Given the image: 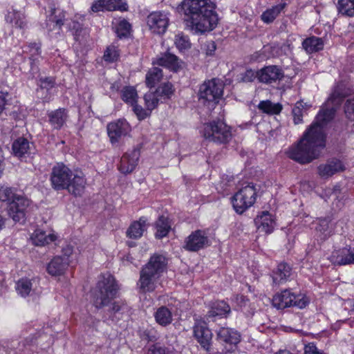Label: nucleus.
<instances>
[{"label":"nucleus","instance_id":"nucleus-24","mask_svg":"<svg viewBox=\"0 0 354 354\" xmlns=\"http://www.w3.org/2000/svg\"><path fill=\"white\" fill-rule=\"evenodd\" d=\"M49 122L54 129H59L68 118L67 111L65 109H58L48 113Z\"/></svg>","mask_w":354,"mask_h":354},{"label":"nucleus","instance_id":"nucleus-10","mask_svg":"<svg viewBox=\"0 0 354 354\" xmlns=\"http://www.w3.org/2000/svg\"><path fill=\"white\" fill-rule=\"evenodd\" d=\"M30 204L29 201L21 196H17L8 205V215L15 222L24 223L26 220V209Z\"/></svg>","mask_w":354,"mask_h":354},{"label":"nucleus","instance_id":"nucleus-36","mask_svg":"<svg viewBox=\"0 0 354 354\" xmlns=\"http://www.w3.org/2000/svg\"><path fill=\"white\" fill-rule=\"evenodd\" d=\"M217 24H189L187 26V29L195 35H203L210 32L216 28Z\"/></svg>","mask_w":354,"mask_h":354},{"label":"nucleus","instance_id":"nucleus-2","mask_svg":"<svg viewBox=\"0 0 354 354\" xmlns=\"http://www.w3.org/2000/svg\"><path fill=\"white\" fill-rule=\"evenodd\" d=\"M50 181L55 190L66 189L75 196H82L86 185V180L82 171H73L63 163H57L53 167Z\"/></svg>","mask_w":354,"mask_h":354},{"label":"nucleus","instance_id":"nucleus-4","mask_svg":"<svg viewBox=\"0 0 354 354\" xmlns=\"http://www.w3.org/2000/svg\"><path fill=\"white\" fill-rule=\"evenodd\" d=\"M182 9L185 15L189 16L196 22H218L219 20L215 10L216 5L210 0H185L182 3Z\"/></svg>","mask_w":354,"mask_h":354},{"label":"nucleus","instance_id":"nucleus-7","mask_svg":"<svg viewBox=\"0 0 354 354\" xmlns=\"http://www.w3.org/2000/svg\"><path fill=\"white\" fill-rule=\"evenodd\" d=\"M257 198V191L252 184H249L239 190L232 197V205L238 214H243L252 206Z\"/></svg>","mask_w":354,"mask_h":354},{"label":"nucleus","instance_id":"nucleus-33","mask_svg":"<svg viewBox=\"0 0 354 354\" xmlns=\"http://www.w3.org/2000/svg\"><path fill=\"white\" fill-rule=\"evenodd\" d=\"M286 3L282 2L271 8L266 10L261 15V19L264 22H272L276 19L279 14L286 7Z\"/></svg>","mask_w":354,"mask_h":354},{"label":"nucleus","instance_id":"nucleus-56","mask_svg":"<svg viewBox=\"0 0 354 354\" xmlns=\"http://www.w3.org/2000/svg\"><path fill=\"white\" fill-rule=\"evenodd\" d=\"M28 48H30V52L32 53L31 57L30 59L35 61L32 57L35 55H39L40 53V46L36 43H33L30 44L28 46Z\"/></svg>","mask_w":354,"mask_h":354},{"label":"nucleus","instance_id":"nucleus-22","mask_svg":"<svg viewBox=\"0 0 354 354\" xmlns=\"http://www.w3.org/2000/svg\"><path fill=\"white\" fill-rule=\"evenodd\" d=\"M255 225L261 232L270 234L272 232L275 222L272 216L268 212H263L261 215L254 219Z\"/></svg>","mask_w":354,"mask_h":354},{"label":"nucleus","instance_id":"nucleus-14","mask_svg":"<svg viewBox=\"0 0 354 354\" xmlns=\"http://www.w3.org/2000/svg\"><path fill=\"white\" fill-rule=\"evenodd\" d=\"M284 77L283 71L275 65L265 66L258 71V80L264 84H272L279 81Z\"/></svg>","mask_w":354,"mask_h":354},{"label":"nucleus","instance_id":"nucleus-12","mask_svg":"<svg viewBox=\"0 0 354 354\" xmlns=\"http://www.w3.org/2000/svg\"><path fill=\"white\" fill-rule=\"evenodd\" d=\"M194 335L200 345L207 351H210L212 333L204 321H196L194 326Z\"/></svg>","mask_w":354,"mask_h":354},{"label":"nucleus","instance_id":"nucleus-41","mask_svg":"<svg viewBox=\"0 0 354 354\" xmlns=\"http://www.w3.org/2000/svg\"><path fill=\"white\" fill-rule=\"evenodd\" d=\"M175 44L177 48L180 51L189 49L192 46V44L188 37L184 35L183 33L178 34L176 36Z\"/></svg>","mask_w":354,"mask_h":354},{"label":"nucleus","instance_id":"nucleus-35","mask_svg":"<svg viewBox=\"0 0 354 354\" xmlns=\"http://www.w3.org/2000/svg\"><path fill=\"white\" fill-rule=\"evenodd\" d=\"M259 110L268 114H278L282 110V105L279 103L274 104L270 100L261 101L258 105Z\"/></svg>","mask_w":354,"mask_h":354},{"label":"nucleus","instance_id":"nucleus-26","mask_svg":"<svg viewBox=\"0 0 354 354\" xmlns=\"http://www.w3.org/2000/svg\"><path fill=\"white\" fill-rule=\"evenodd\" d=\"M291 274V268L286 263H281L277 266L273 272V282L277 284L281 283L287 280Z\"/></svg>","mask_w":354,"mask_h":354},{"label":"nucleus","instance_id":"nucleus-58","mask_svg":"<svg viewBox=\"0 0 354 354\" xmlns=\"http://www.w3.org/2000/svg\"><path fill=\"white\" fill-rule=\"evenodd\" d=\"M236 302L237 304L242 308L248 305L249 300L245 296L240 295L236 297Z\"/></svg>","mask_w":354,"mask_h":354},{"label":"nucleus","instance_id":"nucleus-59","mask_svg":"<svg viewBox=\"0 0 354 354\" xmlns=\"http://www.w3.org/2000/svg\"><path fill=\"white\" fill-rule=\"evenodd\" d=\"M216 46L214 41H211L207 44L206 55L211 56L214 55L216 50Z\"/></svg>","mask_w":354,"mask_h":354},{"label":"nucleus","instance_id":"nucleus-38","mask_svg":"<svg viewBox=\"0 0 354 354\" xmlns=\"http://www.w3.org/2000/svg\"><path fill=\"white\" fill-rule=\"evenodd\" d=\"M137 91L133 86H125L121 91L122 100L131 105L137 102Z\"/></svg>","mask_w":354,"mask_h":354},{"label":"nucleus","instance_id":"nucleus-29","mask_svg":"<svg viewBox=\"0 0 354 354\" xmlns=\"http://www.w3.org/2000/svg\"><path fill=\"white\" fill-rule=\"evenodd\" d=\"M302 46L308 53H313L322 50L324 42L321 38L310 37L304 40Z\"/></svg>","mask_w":354,"mask_h":354},{"label":"nucleus","instance_id":"nucleus-60","mask_svg":"<svg viewBox=\"0 0 354 354\" xmlns=\"http://www.w3.org/2000/svg\"><path fill=\"white\" fill-rule=\"evenodd\" d=\"M122 308V304L118 302V301H115L113 302L111 306H110L109 310L111 312V313H118L119 312Z\"/></svg>","mask_w":354,"mask_h":354},{"label":"nucleus","instance_id":"nucleus-34","mask_svg":"<svg viewBox=\"0 0 354 354\" xmlns=\"http://www.w3.org/2000/svg\"><path fill=\"white\" fill-rule=\"evenodd\" d=\"M310 107V105L307 103H304L302 101H299L295 104L292 111L294 123L295 124H299L302 122V117L304 114L306 113Z\"/></svg>","mask_w":354,"mask_h":354},{"label":"nucleus","instance_id":"nucleus-54","mask_svg":"<svg viewBox=\"0 0 354 354\" xmlns=\"http://www.w3.org/2000/svg\"><path fill=\"white\" fill-rule=\"evenodd\" d=\"M133 106V110L134 113L136 114L139 120H142L147 117V113L146 111L142 108V106L136 104L135 103L133 105H131Z\"/></svg>","mask_w":354,"mask_h":354},{"label":"nucleus","instance_id":"nucleus-11","mask_svg":"<svg viewBox=\"0 0 354 354\" xmlns=\"http://www.w3.org/2000/svg\"><path fill=\"white\" fill-rule=\"evenodd\" d=\"M211 241L206 232L201 230H197L192 232L185 241L184 248L190 252H197L209 246Z\"/></svg>","mask_w":354,"mask_h":354},{"label":"nucleus","instance_id":"nucleus-46","mask_svg":"<svg viewBox=\"0 0 354 354\" xmlns=\"http://www.w3.org/2000/svg\"><path fill=\"white\" fill-rule=\"evenodd\" d=\"M119 57L118 50L114 46L107 47L104 54V59L105 61L113 62L115 61Z\"/></svg>","mask_w":354,"mask_h":354},{"label":"nucleus","instance_id":"nucleus-31","mask_svg":"<svg viewBox=\"0 0 354 354\" xmlns=\"http://www.w3.org/2000/svg\"><path fill=\"white\" fill-rule=\"evenodd\" d=\"M12 148L15 156L21 158L28 152L30 143L27 139L19 138L13 142Z\"/></svg>","mask_w":354,"mask_h":354},{"label":"nucleus","instance_id":"nucleus-55","mask_svg":"<svg viewBox=\"0 0 354 354\" xmlns=\"http://www.w3.org/2000/svg\"><path fill=\"white\" fill-rule=\"evenodd\" d=\"M147 354H166L165 348L159 346H152Z\"/></svg>","mask_w":354,"mask_h":354},{"label":"nucleus","instance_id":"nucleus-19","mask_svg":"<svg viewBox=\"0 0 354 354\" xmlns=\"http://www.w3.org/2000/svg\"><path fill=\"white\" fill-rule=\"evenodd\" d=\"M240 334L232 328L222 327L217 332V339L225 345H229L230 348H226L227 351L232 349V346L236 345L240 342Z\"/></svg>","mask_w":354,"mask_h":354},{"label":"nucleus","instance_id":"nucleus-47","mask_svg":"<svg viewBox=\"0 0 354 354\" xmlns=\"http://www.w3.org/2000/svg\"><path fill=\"white\" fill-rule=\"evenodd\" d=\"M344 108L346 118L349 120L354 119V97L346 100Z\"/></svg>","mask_w":354,"mask_h":354},{"label":"nucleus","instance_id":"nucleus-9","mask_svg":"<svg viewBox=\"0 0 354 354\" xmlns=\"http://www.w3.org/2000/svg\"><path fill=\"white\" fill-rule=\"evenodd\" d=\"M272 302L273 306L277 309H284L290 306L303 308L307 304L306 300L301 295H296L288 289L276 294Z\"/></svg>","mask_w":354,"mask_h":354},{"label":"nucleus","instance_id":"nucleus-50","mask_svg":"<svg viewBox=\"0 0 354 354\" xmlns=\"http://www.w3.org/2000/svg\"><path fill=\"white\" fill-rule=\"evenodd\" d=\"M140 337L142 339L148 342H153L156 339V332L152 328H147L142 330Z\"/></svg>","mask_w":354,"mask_h":354},{"label":"nucleus","instance_id":"nucleus-5","mask_svg":"<svg viewBox=\"0 0 354 354\" xmlns=\"http://www.w3.org/2000/svg\"><path fill=\"white\" fill-rule=\"evenodd\" d=\"M118 286L115 279L109 273L100 275L92 292V302L98 309L107 306L116 297Z\"/></svg>","mask_w":354,"mask_h":354},{"label":"nucleus","instance_id":"nucleus-45","mask_svg":"<svg viewBox=\"0 0 354 354\" xmlns=\"http://www.w3.org/2000/svg\"><path fill=\"white\" fill-rule=\"evenodd\" d=\"M10 187L0 188V201L3 202H11L17 197Z\"/></svg>","mask_w":354,"mask_h":354},{"label":"nucleus","instance_id":"nucleus-17","mask_svg":"<svg viewBox=\"0 0 354 354\" xmlns=\"http://www.w3.org/2000/svg\"><path fill=\"white\" fill-rule=\"evenodd\" d=\"M330 260L338 266L354 264V248H344L334 251Z\"/></svg>","mask_w":354,"mask_h":354},{"label":"nucleus","instance_id":"nucleus-3","mask_svg":"<svg viewBox=\"0 0 354 354\" xmlns=\"http://www.w3.org/2000/svg\"><path fill=\"white\" fill-rule=\"evenodd\" d=\"M167 265V260L162 255L154 254L151 257L140 270L139 283L142 292H152L155 290L156 281L166 270Z\"/></svg>","mask_w":354,"mask_h":354},{"label":"nucleus","instance_id":"nucleus-25","mask_svg":"<svg viewBox=\"0 0 354 354\" xmlns=\"http://www.w3.org/2000/svg\"><path fill=\"white\" fill-rule=\"evenodd\" d=\"M147 221L146 218L141 217L139 221H134L128 228L127 236L134 239L140 238L146 230Z\"/></svg>","mask_w":354,"mask_h":354},{"label":"nucleus","instance_id":"nucleus-37","mask_svg":"<svg viewBox=\"0 0 354 354\" xmlns=\"http://www.w3.org/2000/svg\"><path fill=\"white\" fill-rule=\"evenodd\" d=\"M338 10L342 15L354 16V0H338Z\"/></svg>","mask_w":354,"mask_h":354},{"label":"nucleus","instance_id":"nucleus-23","mask_svg":"<svg viewBox=\"0 0 354 354\" xmlns=\"http://www.w3.org/2000/svg\"><path fill=\"white\" fill-rule=\"evenodd\" d=\"M231 312L230 306L224 301H218L213 304L211 309L207 313L206 317L210 322H214L216 317H226Z\"/></svg>","mask_w":354,"mask_h":354},{"label":"nucleus","instance_id":"nucleus-64","mask_svg":"<svg viewBox=\"0 0 354 354\" xmlns=\"http://www.w3.org/2000/svg\"><path fill=\"white\" fill-rule=\"evenodd\" d=\"M3 226H4V221L2 218V216L0 215V230H2Z\"/></svg>","mask_w":354,"mask_h":354},{"label":"nucleus","instance_id":"nucleus-27","mask_svg":"<svg viewBox=\"0 0 354 354\" xmlns=\"http://www.w3.org/2000/svg\"><path fill=\"white\" fill-rule=\"evenodd\" d=\"M31 239L35 245L44 246L55 241L57 236L52 233L46 234L44 231L38 229L34 232Z\"/></svg>","mask_w":354,"mask_h":354},{"label":"nucleus","instance_id":"nucleus-32","mask_svg":"<svg viewBox=\"0 0 354 354\" xmlns=\"http://www.w3.org/2000/svg\"><path fill=\"white\" fill-rule=\"evenodd\" d=\"M162 71L160 68L153 67L148 71L146 75V84L148 87H154L162 79Z\"/></svg>","mask_w":354,"mask_h":354},{"label":"nucleus","instance_id":"nucleus-39","mask_svg":"<svg viewBox=\"0 0 354 354\" xmlns=\"http://www.w3.org/2000/svg\"><path fill=\"white\" fill-rule=\"evenodd\" d=\"M16 290L22 297H26L32 290V283L27 279H21L17 283Z\"/></svg>","mask_w":354,"mask_h":354},{"label":"nucleus","instance_id":"nucleus-42","mask_svg":"<svg viewBox=\"0 0 354 354\" xmlns=\"http://www.w3.org/2000/svg\"><path fill=\"white\" fill-rule=\"evenodd\" d=\"M119 38L127 37L131 30V24H116L113 28Z\"/></svg>","mask_w":354,"mask_h":354},{"label":"nucleus","instance_id":"nucleus-30","mask_svg":"<svg viewBox=\"0 0 354 354\" xmlns=\"http://www.w3.org/2000/svg\"><path fill=\"white\" fill-rule=\"evenodd\" d=\"M156 232L155 236L157 239H162L167 235L171 230V225L169 219L165 216H160L155 223Z\"/></svg>","mask_w":354,"mask_h":354},{"label":"nucleus","instance_id":"nucleus-15","mask_svg":"<svg viewBox=\"0 0 354 354\" xmlns=\"http://www.w3.org/2000/svg\"><path fill=\"white\" fill-rule=\"evenodd\" d=\"M127 3L122 0H97L91 6V10L94 12L104 10L127 11Z\"/></svg>","mask_w":354,"mask_h":354},{"label":"nucleus","instance_id":"nucleus-8","mask_svg":"<svg viewBox=\"0 0 354 354\" xmlns=\"http://www.w3.org/2000/svg\"><path fill=\"white\" fill-rule=\"evenodd\" d=\"M224 85L219 80L212 79L204 82L199 88V100L203 103L212 102L216 104L222 97Z\"/></svg>","mask_w":354,"mask_h":354},{"label":"nucleus","instance_id":"nucleus-1","mask_svg":"<svg viewBox=\"0 0 354 354\" xmlns=\"http://www.w3.org/2000/svg\"><path fill=\"white\" fill-rule=\"evenodd\" d=\"M348 93L342 84H337L316 118V122L305 132L297 145L290 148V158L306 164L319 158L325 147L324 126L332 120L337 109Z\"/></svg>","mask_w":354,"mask_h":354},{"label":"nucleus","instance_id":"nucleus-13","mask_svg":"<svg viewBox=\"0 0 354 354\" xmlns=\"http://www.w3.org/2000/svg\"><path fill=\"white\" fill-rule=\"evenodd\" d=\"M131 131L129 123L125 120H118L107 125V132L112 144L118 142L119 140L126 136Z\"/></svg>","mask_w":354,"mask_h":354},{"label":"nucleus","instance_id":"nucleus-44","mask_svg":"<svg viewBox=\"0 0 354 354\" xmlns=\"http://www.w3.org/2000/svg\"><path fill=\"white\" fill-rule=\"evenodd\" d=\"M148 22H168L167 13L164 11L153 12L148 15Z\"/></svg>","mask_w":354,"mask_h":354},{"label":"nucleus","instance_id":"nucleus-61","mask_svg":"<svg viewBox=\"0 0 354 354\" xmlns=\"http://www.w3.org/2000/svg\"><path fill=\"white\" fill-rule=\"evenodd\" d=\"M77 26H74L73 27V29L75 30V39L76 40H78L79 39V36L80 35V33L79 32L82 31V28H80V24H77Z\"/></svg>","mask_w":354,"mask_h":354},{"label":"nucleus","instance_id":"nucleus-49","mask_svg":"<svg viewBox=\"0 0 354 354\" xmlns=\"http://www.w3.org/2000/svg\"><path fill=\"white\" fill-rule=\"evenodd\" d=\"M168 24H147L149 29L153 32L158 35H162L167 28Z\"/></svg>","mask_w":354,"mask_h":354},{"label":"nucleus","instance_id":"nucleus-43","mask_svg":"<svg viewBox=\"0 0 354 354\" xmlns=\"http://www.w3.org/2000/svg\"><path fill=\"white\" fill-rule=\"evenodd\" d=\"M159 96L154 93H148L145 95V101L148 110L154 109L158 104Z\"/></svg>","mask_w":354,"mask_h":354},{"label":"nucleus","instance_id":"nucleus-62","mask_svg":"<svg viewBox=\"0 0 354 354\" xmlns=\"http://www.w3.org/2000/svg\"><path fill=\"white\" fill-rule=\"evenodd\" d=\"M6 104V98L3 95H0V113L3 111Z\"/></svg>","mask_w":354,"mask_h":354},{"label":"nucleus","instance_id":"nucleus-18","mask_svg":"<svg viewBox=\"0 0 354 354\" xmlns=\"http://www.w3.org/2000/svg\"><path fill=\"white\" fill-rule=\"evenodd\" d=\"M140 151L137 149L124 153L120 160V171L123 174L132 172L138 165Z\"/></svg>","mask_w":354,"mask_h":354},{"label":"nucleus","instance_id":"nucleus-51","mask_svg":"<svg viewBox=\"0 0 354 354\" xmlns=\"http://www.w3.org/2000/svg\"><path fill=\"white\" fill-rule=\"evenodd\" d=\"M328 227H329L328 221L326 218H324V219L319 220V223H318L317 226L316 227V230L322 232L326 236V232L328 231Z\"/></svg>","mask_w":354,"mask_h":354},{"label":"nucleus","instance_id":"nucleus-28","mask_svg":"<svg viewBox=\"0 0 354 354\" xmlns=\"http://www.w3.org/2000/svg\"><path fill=\"white\" fill-rule=\"evenodd\" d=\"M156 322L162 326H167L172 322V313L166 306L158 308L154 313Z\"/></svg>","mask_w":354,"mask_h":354},{"label":"nucleus","instance_id":"nucleus-52","mask_svg":"<svg viewBox=\"0 0 354 354\" xmlns=\"http://www.w3.org/2000/svg\"><path fill=\"white\" fill-rule=\"evenodd\" d=\"M304 354H326L317 349L313 343H309L305 346Z\"/></svg>","mask_w":354,"mask_h":354},{"label":"nucleus","instance_id":"nucleus-16","mask_svg":"<svg viewBox=\"0 0 354 354\" xmlns=\"http://www.w3.org/2000/svg\"><path fill=\"white\" fill-rule=\"evenodd\" d=\"M153 64L167 68L173 71H178L183 68V62L176 55L167 52L153 61Z\"/></svg>","mask_w":354,"mask_h":354},{"label":"nucleus","instance_id":"nucleus-20","mask_svg":"<svg viewBox=\"0 0 354 354\" xmlns=\"http://www.w3.org/2000/svg\"><path fill=\"white\" fill-rule=\"evenodd\" d=\"M71 260L62 256L55 257L48 264L47 271L52 276H60L63 274L68 268Z\"/></svg>","mask_w":354,"mask_h":354},{"label":"nucleus","instance_id":"nucleus-6","mask_svg":"<svg viewBox=\"0 0 354 354\" xmlns=\"http://www.w3.org/2000/svg\"><path fill=\"white\" fill-rule=\"evenodd\" d=\"M203 136L209 141L227 143L232 138L231 129L221 120L212 121L204 124Z\"/></svg>","mask_w":354,"mask_h":354},{"label":"nucleus","instance_id":"nucleus-57","mask_svg":"<svg viewBox=\"0 0 354 354\" xmlns=\"http://www.w3.org/2000/svg\"><path fill=\"white\" fill-rule=\"evenodd\" d=\"M73 254V248L71 246L67 245L62 250V258H68V260H70L71 256Z\"/></svg>","mask_w":354,"mask_h":354},{"label":"nucleus","instance_id":"nucleus-21","mask_svg":"<svg viewBox=\"0 0 354 354\" xmlns=\"http://www.w3.org/2000/svg\"><path fill=\"white\" fill-rule=\"evenodd\" d=\"M344 170V166L342 162L337 159L328 161L326 164L320 165L318 167L319 175L324 178H328L335 174Z\"/></svg>","mask_w":354,"mask_h":354},{"label":"nucleus","instance_id":"nucleus-48","mask_svg":"<svg viewBox=\"0 0 354 354\" xmlns=\"http://www.w3.org/2000/svg\"><path fill=\"white\" fill-rule=\"evenodd\" d=\"M255 78L258 79V71L255 72L252 69H248L241 74L240 82H252Z\"/></svg>","mask_w":354,"mask_h":354},{"label":"nucleus","instance_id":"nucleus-63","mask_svg":"<svg viewBox=\"0 0 354 354\" xmlns=\"http://www.w3.org/2000/svg\"><path fill=\"white\" fill-rule=\"evenodd\" d=\"M49 21H51V22H56V23L62 22V20L61 19H55V18H53V17H50L49 19Z\"/></svg>","mask_w":354,"mask_h":354},{"label":"nucleus","instance_id":"nucleus-40","mask_svg":"<svg viewBox=\"0 0 354 354\" xmlns=\"http://www.w3.org/2000/svg\"><path fill=\"white\" fill-rule=\"evenodd\" d=\"M156 93L160 98L169 99L174 93L173 85L169 82L164 83L156 89Z\"/></svg>","mask_w":354,"mask_h":354},{"label":"nucleus","instance_id":"nucleus-53","mask_svg":"<svg viewBox=\"0 0 354 354\" xmlns=\"http://www.w3.org/2000/svg\"><path fill=\"white\" fill-rule=\"evenodd\" d=\"M41 87L50 89L55 85V80L53 77H45L40 79Z\"/></svg>","mask_w":354,"mask_h":354}]
</instances>
